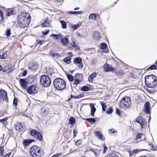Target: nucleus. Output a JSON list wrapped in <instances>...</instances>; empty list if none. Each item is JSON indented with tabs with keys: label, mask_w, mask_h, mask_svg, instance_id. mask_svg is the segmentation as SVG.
<instances>
[{
	"label": "nucleus",
	"mask_w": 157,
	"mask_h": 157,
	"mask_svg": "<svg viewBox=\"0 0 157 157\" xmlns=\"http://www.w3.org/2000/svg\"><path fill=\"white\" fill-rule=\"evenodd\" d=\"M30 17L29 13L23 12L18 16L17 22L19 27L21 28L27 27L30 21Z\"/></svg>",
	"instance_id": "obj_1"
},
{
	"label": "nucleus",
	"mask_w": 157,
	"mask_h": 157,
	"mask_svg": "<svg viewBox=\"0 0 157 157\" xmlns=\"http://www.w3.org/2000/svg\"><path fill=\"white\" fill-rule=\"evenodd\" d=\"M53 84L55 88L59 91L64 90L66 86L65 81L60 78L55 79L53 80Z\"/></svg>",
	"instance_id": "obj_2"
},
{
	"label": "nucleus",
	"mask_w": 157,
	"mask_h": 157,
	"mask_svg": "<svg viewBox=\"0 0 157 157\" xmlns=\"http://www.w3.org/2000/svg\"><path fill=\"white\" fill-rule=\"evenodd\" d=\"M131 104V101L130 98L125 96L120 101L119 106L120 107L124 110H126L129 108Z\"/></svg>",
	"instance_id": "obj_3"
},
{
	"label": "nucleus",
	"mask_w": 157,
	"mask_h": 157,
	"mask_svg": "<svg viewBox=\"0 0 157 157\" xmlns=\"http://www.w3.org/2000/svg\"><path fill=\"white\" fill-rule=\"evenodd\" d=\"M156 79V77L152 74L146 76L145 82L147 87L152 88L156 86L157 84Z\"/></svg>",
	"instance_id": "obj_4"
},
{
	"label": "nucleus",
	"mask_w": 157,
	"mask_h": 157,
	"mask_svg": "<svg viewBox=\"0 0 157 157\" xmlns=\"http://www.w3.org/2000/svg\"><path fill=\"white\" fill-rule=\"evenodd\" d=\"M40 82V84L45 87L49 86L51 84L50 78L46 75H43L41 77Z\"/></svg>",
	"instance_id": "obj_5"
},
{
	"label": "nucleus",
	"mask_w": 157,
	"mask_h": 157,
	"mask_svg": "<svg viewBox=\"0 0 157 157\" xmlns=\"http://www.w3.org/2000/svg\"><path fill=\"white\" fill-rule=\"evenodd\" d=\"M40 147L36 146H33L30 149V154L33 157H40L41 154Z\"/></svg>",
	"instance_id": "obj_6"
},
{
	"label": "nucleus",
	"mask_w": 157,
	"mask_h": 157,
	"mask_svg": "<svg viewBox=\"0 0 157 157\" xmlns=\"http://www.w3.org/2000/svg\"><path fill=\"white\" fill-rule=\"evenodd\" d=\"M29 132L31 135L39 140H41L42 139V136L41 134L37 132L35 130H31Z\"/></svg>",
	"instance_id": "obj_7"
},
{
	"label": "nucleus",
	"mask_w": 157,
	"mask_h": 157,
	"mask_svg": "<svg viewBox=\"0 0 157 157\" xmlns=\"http://www.w3.org/2000/svg\"><path fill=\"white\" fill-rule=\"evenodd\" d=\"M136 121L140 124L142 128L146 126V121L144 119L143 120L141 116L138 117L136 119Z\"/></svg>",
	"instance_id": "obj_8"
},
{
	"label": "nucleus",
	"mask_w": 157,
	"mask_h": 157,
	"mask_svg": "<svg viewBox=\"0 0 157 157\" xmlns=\"http://www.w3.org/2000/svg\"><path fill=\"white\" fill-rule=\"evenodd\" d=\"M104 70L105 72H108L109 71H114L115 69L112 66L107 63L104 65L103 66Z\"/></svg>",
	"instance_id": "obj_9"
},
{
	"label": "nucleus",
	"mask_w": 157,
	"mask_h": 157,
	"mask_svg": "<svg viewBox=\"0 0 157 157\" xmlns=\"http://www.w3.org/2000/svg\"><path fill=\"white\" fill-rule=\"evenodd\" d=\"M36 89V86H31L28 87L27 91L30 94H35L37 92Z\"/></svg>",
	"instance_id": "obj_10"
},
{
	"label": "nucleus",
	"mask_w": 157,
	"mask_h": 157,
	"mask_svg": "<svg viewBox=\"0 0 157 157\" xmlns=\"http://www.w3.org/2000/svg\"><path fill=\"white\" fill-rule=\"evenodd\" d=\"M29 69L32 71H36L38 68V65L36 63H30L28 65Z\"/></svg>",
	"instance_id": "obj_11"
},
{
	"label": "nucleus",
	"mask_w": 157,
	"mask_h": 157,
	"mask_svg": "<svg viewBox=\"0 0 157 157\" xmlns=\"http://www.w3.org/2000/svg\"><path fill=\"white\" fill-rule=\"evenodd\" d=\"M7 98L6 92L3 90H0V99H2L3 100H6Z\"/></svg>",
	"instance_id": "obj_12"
},
{
	"label": "nucleus",
	"mask_w": 157,
	"mask_h": 157,
	"mask_svg": "<svg viewBox=\"0 0 157 157\" xmlns=\"http://www.w3.org/2000/svg\"><path fill=\"white\" fill-rule=\"evenodd\" d=\"M20 84L24 89H26L27 87V82L25 79H20L19 81Z\"/></svg>",
	"instance_id": "obj_13"
},
{
	"label": "nucleus",
	"mask_w": 157,
	"mask_h": 157,
	"mask_svg": "<svg viewBox=\"0 0 157 157\" xmlns=\"http://www.w3.org/2000/svg\"><path fill=\"white\" fill-rule=\"evenodd\" d=\"M95 135L99 139L102 140H105V137L100 131H97L95 132Z\"/></svg>",
	"instance_id": "obj_14"
},
{
	"label": "nucleus",
	"mask_w": 157,
	"mask_h": 157,
	"mask_svg": "<svg viewBox=\"0 0 157 157\" xmlns=\"http://www.w3.org/2000/svg\"><path fill=\"white\" fill-rule=\"evenodd\" d=\"M24 126L22 125L21 123H17L16 125V129L19 131H21L24 130Z\"/></svg>",
	"instance_id": "obj_15"
},
{
	"label": "nucleus",
	"mask_w": 157,
	"mask_h": 157,
	"mask_svg": "<svg viewBox=\"0 0 157 157\" xmlns=\"http://www.w3.org/2000/svg\"><path fill=\"white\" fill-rule=\"evenodd\" d=\"M149 102H146L144 104V112L145 113H149Z\"/></svg>",
	"instance_id": "obj_16"
},
{
	"label": "nucleus",
	"mask_w": 157,
	"mask_h": 157,
	"mask_svg": "<svg viewBox=\"0 0 157 157\" xmlns=\"http://www.w3.org/2000/svg\"><path fill=\"white\" fill-rule=\"evenodd\" d=\"M90 106L91 108V115L92 117H94V113L96 111V109L94 106L93 104H90Z\"/></svg>",
	"instance_id": "obj_17"
},
{
	"label": "nucleus",
	"mask_w": 157,
	"mask_h": 157,
	"mask_svg": "<svg viewBox=\"0 0 157 157\" xmlns=\"http://www.w3.org/2000/svg\"><path fill=\"white\" fill-rule=\"evenodd\" d=\"M93 36L94 38L96 40H99L101 37L99 33L97 31L94 32Z\"/></svg>",
	"instance_id": "obj_18"
},
{
	"label": "nucleus",
	"mask_w": 157,
	"mask_h": 157,
	"mask_svg": "<svg viewBox=\"0 0 157 157\" xmlns=\"http://www.w3.org/2000/svg\"><path fill=\"white\" fill-rule=\"evenodd\" d=\"M72 56H68L63 59V61L67 64H70L71 63V59Z\"/></svg>",
	"instance_id": "obj_19"
},
{
	"label": "nucleus",
	"mask_w": 157,
	"mask_h": 157,
	"mask_svg": "<svg viewBox=\"0 0 157 157\" xmlns=\"http://www.w3.org/2000/svg\"><path fill=\"white\" fill-rule=\"evenodd\" d=\"M69 36H65V37L64 38H62L61 39V42L62 44L63 45H67L68 42V38Z\"/></svg>",
	"instance_id": "obj_20"
},
{
	"label": "nucleus",
	"mask_w": 157,
	"mask_h": 157,
	"mask_svg": "<svg viewBox=\"0 0 157 157\" xmlns=\"http://www.w3.org/2000/svg\"><path fill=\"white\" fill-rule=\"evenodd\" d=\"M96 73L94 72L90 75L88 78V81L90 82H92L93 81V78H95L96 76Z\"/></svg>",
	"instance_id": "obj_21"
},
{
	"label": "nucleus",
	"mask_w": 157,
	"mask_h": 157,
	"mask_svg": "<svg viewBox=\"0 0 157 157\" xmlns=\"http://www.w3.org/2000/svg\"><path fill=\"white\" fill-rule=\"evenodd\" d=\"M33 140H25L23 141V143L25 146H28L32 143Z\"/></svg>",
	"instance_id": "obj_22"
},
{
	"label": "nucleus",
	"mask_w": 157,
	"mask_h": 157,
	"mask_svg": "<svg viewBox=\"0 0 157 157\" xmlns=\"http://www.w3.org/2000/svg\"><path fill=\"white\" fill-rule=\"evenodd\" d=\"M13 13L14 11L13 9H9L7 10V12L6 15L7 16H9L10 15H13Z\"/></svg>",
	"instance_id": "obj_23"
},
{
	"label": "nucleus",
	"mask_w": 157,
	"mask_h": 157,
	"mask_svg": "<svg viewBox=\"0 0 157 157\" xmlns=\"http://www.w3.org/2000/svg\"><path fill=\"white\" fill-rule=\"evenodd\" d=\"M144 135L143 134L138 133L137 134L136 136V138L135 139V140H140L142 138L144 137Z\"/></svg>",
	"instance_id": "obj_24"
},
{
	"label": "nucleus",
	"mask_w": 157,
	"mask_h": 157,
	"mask_svg": "<svg viewBox=\"0 0 157 157\" xmlns=\"http://www.w3.org/2000/svg\"><path fill=\"white\" fill-rule=\"evenodd\" d=\"M68 13L74 15L80 14L83 13L82 11H70L68 12Z\"/></svg>",
	"instance_id": "obj_25"
},
{
	"label": "nucleus",
	"mask_w": 157,
	"mask_h": 157,
	"mask_svg": "<svg viewBox=\"0 0 157 157\" xmlns=\"http://www.w3.org/2000/svg\"><path fill=\"white\" fill-rule=\"evenodd\" d=\"M49 25V23L48 21V19L45 20L44 22L42 24V27H47Z\"/></svg>",
	"instance_id": "obj_26"
},
{
	"label": "nucleus",
	"mask_w": 157,
	"mask_h": 157,
	"mask_svg": "<svg viewBox=\"0 0 157 157\" xmlns=\"http://www.w3.org/2000/svg\"><path fill=\"white\" fill-rule=\"evenodd\" d=\"M86 121L89 122L90 124H92L93 123H94L96 120L94 118H86Z\"/></svg>",
	"instance_id": "obj_27"
},
{
	"label": "nucleus",
	"mask_w": 157,
	"mask_h": 157,
	"mask_svg": "<svg viewBox=\"0 0 157 157\" xmlns=\"http://www.w3.org/2000/svg\"><path fill=\"white\" fill-rule=\"evenodd\" d=\"M75 122V119L73 117H71L69 120V123L71 124H74Z\"/></svg>",
	"instance_id": "obj_28"
},
{
	"label": "nucleus",
	"mask_w": 157,
	"mask_h": 157,
	"mask_svg": "<svg viewBox=\"0 0 157 157\" xmlns=\"http://www.w3.org/2000/svg\"><path fill=\"white\" fill-rule=\"evenodd\" d=\"M74 62L76 63L80 64L82 62V59L80 57H77L75 59L74 63Z\"/></svg>",
	"instance_id": "obj_29"
},
{
	"label": "nucleus",
	"mask_w": 157,
	"mask_h": 157,
	"mask_svg": "<svg viewBox=\"0 0 157 157\" xmlns=\"http://www.w3.org/2000/svg\"><path fill=\"white\" fill-rule=\"evenodd\" d=\"M100 104L102 107V109L103 111H105L106 108V104L104 102H100Z\"/></svg>",
	"instance_id": "obj_30"
},
{
	"label": "nucleus",
	"mask_w": 157,
	"mask_h": 157,
	"mask_svg": "<svg viewBox=\"0 0 157 157\" xmlns=\"http://www.w3.org/2000/svg\"><path fill=\"white\" fill-rule=\"evenodd\" d=\"M139 152V150L137 149H135L133 150L132 152H129L130 156H132L134 155L135 154H136Z\"/></svg>",
	"instance_id": "obj_31"
},
{
	"label": "nucleus",
	"mask_w": 157,
	"mask_h": 157,
	"mask_svg": "<svg viewBox=\"0 0 157 157\" xmlns=\"http://www.w3.org/2000/svg\"><path fill=\"white\" fill-rule=\"evenodd\" d=\"M60 23L63 28L66 29L67 28L66 24L65 21H60Z\"/></svg>",
	"instance_id": "obj_32"
},
{
	"label": "nucleus",
	"mask_w": 157,
	"mask_h": 157,
	"mask_svg": "<svg viewBox=\"0 0 157 157\" xmlns=\"http://www.w3.org/2000/svg\"><path fill=\"white\" fill-rule=\"evenodd\" d=\"M68 79L70 82H72L73 80V77L72 75L68 74L67 75Z\"/></svg>",
	"instance_id": "obj_33"
},
{
	"label": "nucleus",
	"mask_w": 157,
	"mask_h": 157,
	"mask_svg": "<svg viewBox=\"0 0 157 157\" xmlns=\"http://www.w3.org/2000/svg\"><path fill=\"white\" fill-rule=\"evenodd\" d=\"M8 119L7 117H6L4 119L0 120V122L4 124L7 123V119Z\"/></svg>",
	"instance_id": "obj_34"
},
{
	"label": "nucleus",
	"mask_w": 157,
	"mask_h": 157,
	"mask_svg": "<svg viewBox=\"0 0 157 157\" xmlns=\"http://www.w3.org/2000/svg\"><path fill=\"white\" fill-rule=\"evenodd\" d=\"M107 45L105 43H102L100 45V48L102 49H105Z\"/></svg>",
	"instance_id": "obj_35"
},
{
	"label": "nucleus",
	"mask_w": 157,
	"mask_h": 157,
	"mask_svg": "<svg viewBox=\"0 0 157 157\" xmlns=\"http://www.w3.org/2000/svg\"><path fill=\"white\" fill-rule=\"evenodd\" d=\"M96 15L94 13H92L90 15L89 18L90 19H95L96 18Z\"/></svg>",
	"instance_id": "obj_36"
},
{
	"label": "nucleus",
	"mask_w": 157,
	"mask_h": 157,
	"mask_svg": "<svg viewBox=\"0 0 157 157\" xmlns=\"http://www.w3.org/2000/svg\"><path fill=\"white\" fill-rule=\"evenodd\" d=\"M116 74L118 77H121L123 74V71L122 70L119 71L118 72H116Z\"/></svg>",
	"instance_id": "obj_37"
},
{
	"label": "nucleus",
	"mask_w": 157,
	"mask_h": 157,
	"mask_svg": "<svg viewBox=\"0 0 157 157\" xmlns=\"http://www.w3.org/2000/svg\"><path fill=\"white\" fill-rule=\"evenodd\" d=\"M89 90L88 87L86 86H83L81 89V90L82 91H86Z\"/></svg>",
	"instance_id": "obj_38"
},
{
	"label": "nucleus",
	"mask_w": 157,
	"mask_h": 157,
	"mask_svg": "<svg viewBox=\"0 0 157 157\" xmlns=\"http://www.w3.org/2000/svg\"><path fill=\"white\" fill-rule=\"evenodd\" d=\"M149 146L151 147V149L153 150H156L157 149L156 146H154L153 144H149Z\"/></svg>",
	"instance_id": "obj_39"
},
{
	"label": "nucleus",
	"mask_w": 157,
	"mask_h": 157,
	"mask_svg": "<svg viewBox=\"0 0 157 157\" xmlns=\"http://www.w3.org/2000/svg\"><path fill=\"white\" fill-rule=\"evenodd\" d=\"M112 112L113 109L111 107H110L107 109L106 111V113L108 114H110L112 113Z\"/></svg>",
	"instance_id": "obj_40"
},
{
	"label": "nucleus",
	"mask_w": 157,
	"mask_h": 157,
	"mask_svg": "<svg viewBox=\"0 0 157 157\" xmlns=\"http://www.w3.org/2000/svg\"><path fill=\"white\" fill-rule=\"evenodd\" d=\"M81 25V23H78V24L74 25L72 26V28L75 30L77 28H78Z\"/></svg>",
	"instance_id": "obj_41"
},
{
	"label": "nucleus",
	"mask_w": 157,
	"mask_h": 157,
	"mask_svg": "<svg viewBox=\"0 0 157 157\" xmlns=\"http://www.w3.org/2000/svg\"><path fill=\"white\" fill-rule=\"evenodd\" d=\"M81 82V80L77 78H75V81L74 82V84L75 85H77L80 82Z\"/></svg>",
	"instance_id": "obj_42"
},
{
	"label": "nucleus",
	"mask_w": 157,
	"mask_h": 157,
	"mask_svg": "<svg viewBox=\"0 0 157 157\" xmlns=\"http://www.w3.org/2000/svg\"><path fill=\"white\" fill-rule=\"evenodd\" d=\"M10 29H7L6 32V36L7 37H9L10 35Z\"/></svg>",
	"instance_id": "obj_43"
},
{
	"label": "nucleus",
	"mask_w": 157,
	"mask_h": 157,
	"mask_svg": "<svg viewBox=\"0 0 157 157\" xmlns=\"http://www.w3.org/2000/svg\"><path fill=\"white\" fill-rule=\"evenodd\" d=\"M4 148L3 147H0V155L2 156H3Z\"/></svg>",
	"instance_id": "obj_44"
},
{
	"label": "nucleus",
	"mask_w": 157,
	"mask_h": 157,
	"mask_svg": "<svg viewBox=\"0 0 157 157\" xmlns=\"http://www.w3.org/2000/svg\"><path fill=\"white\" fill-rule=\"evenodd\" d=\"M17 99L16 98H14L13 101V104L14 106H16L17 105Z\"/></svg>",
	"instance_id": "obj_45"
},
{
	"label": "nucleus",
	"mask_w": 157,
	"mask_h": 157,
	"mask_svg": "<svg viewBox=\"0 0 157 157\" xmlns=\"http://www.w3.org/2000/svg\"><path fill=\"white\" fill-rule=\"evenodd\" d=\"M115 132V130L113 128L109 129L108 131L110 133H114Z\"/></svg>",
	"instance_id": "obj_46"
},
{
	"label": "nucleus",
	"mask_w": 157,
	"mask_h": 157,
	"mask_svg": "<svg viewBox=\"0 0 157 157\" xmlns=\"http://www.w3.org/2000/svg\"><path fill=\"white\" fill-rule=\"evenodd\" d=\"M60 56V55L59 53H55L54 54V57H55L56 58H58L59 56Z\"/></svg>",
	"instance_id": "obj_47"
},
{
	"label": "nucleus",
	"mask_w": 157,
	"mask_h": 157,
	"mask_svg": "<svg viewBox=\"0 0 157 157\" xmlns=\"http://www.w3.org/2000/svg\"><path fill=\"white\" fill-rule=\"evenodd\" d=\"M83 96V95L82 94H80L79 95H78L76 96V99H79L82 98V97Z\"/></svg>",
	"instance_id": "obj_48"
},
{
	"label": "nucleus",
	"mask_w": 157,
	"mask_h": 157,
	"mask_svg": "<svg viewBox=\"0 0 157 157\" xmlns=\"http://www.w3.org/2000/svg\"><path fill=\"white\" fill-rule=\"evenodd\" d=\"M150 70H154L156 69V67L154 65H152L149 68Z\"/></svg>",
	"instance_id": "obj_49"
},
{
	"label": "nucleus",
	"mask_w": 157,
	"mask_h": 157,
	"mask_svg": "<svg viewBox=\"0 0 157 157\" xmlns=\"http://www.w3.org/2000/svg\"><path fill=\"white\" fill-rule=\"evenodd\" d=\"M0 17L1 18V20L3 18V13L2 10H0Z\"/></svg>",
	"instance_id": "obj_50"
},
{
	"label": "nucleus",
	"mask_w": 157,
	"mask_h": 157,
	"mask_svg": "<svg viewBox=\"0 0 157 157\" xmlns=\"http://www.w3.org/2000/svg\"><path fill=\"white\" fill-rule=\"evenodd\" d=\"M73 134L74 137L76 136H77V132L76 130L75 129L73 130Z\"/></svg>",
	"instance_id": "obj_51"
},
{
	"label": "nucleus",
	"mask_w": 157,
	"mask_h": 157,
	"mask_svg": "<svg viewBox=\"0 0 157 157\" xmlns=\"http://www.w3.org/2000/svg\"><path fill=\"white\" fill-rule=\"evenodd\" d=\"M81 142V140H77L76 142V144L77 145H79Z\"/></svg>",
	"instance_id": "obj_52"
},
{
	"label": "nucleus",
	"mask_w": 157,
	"mask_h": 157,
	"mask_svg": "<svg viewBox=\"0 0 157 157\" xmlns=\"http://www.w3.org/2000/svg\"><path fill=\"white\" fill-rule=\"evenodd\" d=\"M36 41L37 42L38 44H39L40 45H41L44 42V41L43 40H37Z\"/></svg>",
	"instance_id": "obj_53"
},
{
	"label": "nucleus",
	"mask_w": 157,
	"mask_h": 157,
	"mask_svg": "<svg viewBox=\"0 0 157 157\" xmlns=\"http://www.w3.org/2000/svg\"><path fill=\"white\" fill-rule=\"evenodd\" d=\"M6 56L5 55H0V59H5L6 58Z\"/></svg>",
	"instance_id": "obj_54"
},
{
	"label": "nucleus",
	"mask_w": 157,
	"mask_h": 157,
	"mask_svg": "<svg viewBox=\"0 0 157 157\" xmlns=\"http://www.w3.org/2000/svg\"><path fill=\"white\" fill-rule=\"evenodd\" d=\"M104 148V151L103 152V154H104L107 150V147L106 146H105V145L103 146Z\"/></svg>",
	"instance_id": "obj_55"
},
{
	"label": "nucleus",
	"mask_w": 157,
	"mask_h": 157,
	"mask_svg": "<svg viewBox=\"0 0 157 157\" xmlns=\"http://www.w3.org/2000/svg\"><path fill=\"white\" fill-rule=\"evenodd\" d=\"M116 113L117 114H118V115H120V111L118 108L116 109Z\"/></svg>",
	"instance_id": "obj_56"
},
{
	"label": "nucleus",
	"mask_w": 157,
	"mask_h": 157,
	"mask_svg": "<svg viewBox=\"0 0 157 157\" xmlns=\"http://www.w3.org/2000/svg\"><path fill=\"white\" fill-rule=\"evenodd\" d=\"M90 151L94 154L95 156L96 157L97 156V154L96 151L93 149L90 150Z\"/></svg>",
	"instance_id": "obj_57"
},
{
	"label": "nucleus",
	"mask_w": 157,
	"mask_h": 157,
	"mask_svg": "<svg viewBox=\"0 0 157 157\" xmlns=\"http://www.w3.org/2000/svg\"><path fill=\"white\" fill-rule=\"evenodd\" d=\"M49 32V30H48L45 32L42 31V33L43 34V35H46Z\"/></svg>",
	"instance_id": "obj_58"
},
{
	"label": "nucleus",
	"mask_w": 157,
	"mask_h": 157,
	"mask_svg": "<svg viewBox=\"0 0 157 157\" xmlns=\"http://www.w3.org/2000/svg\"><path fill=\"white\" fill-rule=\"evenodd\" d=\"M27 72L26 70L24 71L22 73V76H25L26 75Z\"/></svg>",
	"instance_id": "obj_59"
},
{
	"label": "nucleus",
	"mask_w": 157,
	"mask_h": 157,
	"mask_svg": "<svg viewBox=\"0 0 157 157\" xmlns=\"http://www.w3.org/2000/svg\"><path fill=\"white\" fill-rule=\"evenodd\" d=\"M62 37V36L60 34L56 35V36H55V39H57L59 37Z\"/></svg>",
	"instance_id": "obj_60"
},
{
	"label": "nucleus",
	"mask_w": 157,
	"mask_h": 157,
	"mask_svg": "<svg viewBox=\"0 0 157 157\" xmlns=\"http://www.w3.org/2000/svg\"><path fill=\"white\" fill-rule=\"evenodd\" d=\"M54 53L52 52H49V55L51 56H52L53 57H54Z\"/></svg>",
	"instance_id": "obj_61"
},
{
	"label": "nucleus",
	"mask_w": 157,
	"mask_h": 157,
	"mask_svg": "<svg viewBox=\"0 0 157 157\" xmlns=\"http://www.w3.org/2000/svg\"><path fill=\"white\" fill-rule=\"evenodd\" d=\"M56 3L61 2L62 0H53Z\"/></svg>",
	"instance_id": "obj_62"
},
{
	"label": "nucleus",
	"mask_w": 157,
	"mask_h": 157,
	"mask_svg": "<svg viewBox=\"0 0 157 157\" xmlns=\"http://www.w3.org/2000/svg\"><path fill=\"white\" fill-rule=\"evenodd\" d=\"M10 153H8L7 154L3 156L4 157H9L10 156Z\"/></svg>",
	"instance_id": "obj_63"
},
{
	"label": "nucleus",
	"mask_w": 157,
	"mask_h": 157,
	"mask_svg": "<svg viewBox=\"0 0 157 157\" xmlns=\"http://www.w3.org/2000/svg\"><path fill=\"white\" fill-rule=\"evenodd\" d=\"M71 98H74L75 99H76V96H74V95H70Z\"/></svg>",
	"instance_id": "obj_64"
}]
</instances>
